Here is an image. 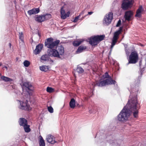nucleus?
<instances>
[{
  "mask_svg": "<svg viewBox=\"0 0 146 146\" xmlns=\"http://www.w3.org/2000/svg\"><path fill=\"white\" fill-rule=\"evenodd\" d=\"M140 107L136 96L129 100L126 106L118 115V120L121 122H125L128 120L131 114L134 117H137Z\"/></svg>",
  "mask_w": 146,
  "mask_h": 146,
  "instance_id": "f257e3e1",
  "label": "nucleus"
},
{
  "mask_svg": "<svg viewBox=\"0 0 146 146\" xmlns=\"http://www.w3.org/2000/svg\"><path fill=\"white\" fill-rule=\"evenodd\" d=\"M53 40V38H50L45 41V46L49 48L47 51L48 54L51 57L60 58V56L64 54V48L61 45L58 46L60 42L59 40Z\"/></svg>",
  "mask_w": 146,
  "mask_h": 146,
  "instance_id": "f03ea898",
  "label": "nucleus"
},
{
  "mask_svg": "<svg viewBox=\"0 0 146 146\" xmlns=\"http://www.w3.org/2000/svg\"><path fill=\"white\" fill-rule=\"evenodd\" d=\"M105 37L104 35H97L91 37L89 40V43L92 46L97 45L99 42L104 40Z\"/></svg>",
  "mask_w": 146,
  "mask_h": 146,
  "instance_id": "7ed1b4c3",
  "label": "nucleus"
},
{
  "mask_svg": "<svg viewBox=\"0 0 146 146\" xmlns=\"http://www.w3.org/2000/svg\"><path fill=\"white\" fill-rule=\"evenodd\" d=\"M138 59L139 57L137 52L136 51L132 52L129 57L128 62L127 64H135L138 62Z\"/></svg>",
  "mask_w": 146,
  "mask_h": 146,
  "instance_id": "20e7f679",
  "label": "nucleus"
},
{
  "mask_svg": "<svg viewBox=\"0 0 146 146\" xmlns=\"http://www.w3.org/2000/svg\"><path fill=\"white\" fill-rule=\"evenodd\" d=\"M115 81L111 79H106L105 80H99L96 82V85L100 87H102L106 85L115 84Z\"/></svg>",
  "mask_w": 146,
  "mask_h": 146,
  "instance_id": "39448f33",
  "label": "nucleus"
},
{
  "mask_svg": "<svg viewBox=\"0 0 146 146\" xmlns=\"http://www.w3.org/2000/svg\"><path fill=\"white\" fill-rule=\"evenodd\" d=\"M20 85L21 86L23 90H25L28 93H29V92L30 91H32L33 90L34 88L33 86L29 82H23L20 84Z\"/></svg>",
  "mask_w": 146,
  "mask_h": 146,
  "instance_id": "423d86ee",
  "label": "nucleus"
},
{
  "mask_svg": "<svg viewBox=\"0 0 146 146\" xmlns=\"http://www.w3.org/2000/svg\"><path fill=\"white\" fill-rule=\"evenodd\" d=\"M113 13L111 12L106 15L104 17V23L107 25L110 24L113 19Z\"/></svg>",
  "mask_w": 146,
  "mask_h": 146,
  "instance_id": "0eeeda50",
  "label": "nucleus"
},
{
  "mask_svg": "<svg viewBox=\"0 0 146 146\" xmlns=\"http://www.w3.org/2000/svg\"><path fill=\"white\" fill-rule=\"evenodd\" d=\"M133 0H124L122 4L121 7L123 10H127L132 6Z\"/></svg>",
  "mask_w": 146,
  "mask_h": 146,
  "instance_id": "6e6552de",
  "label": "nucleus"
},
{
  "mask_svg": "<svg viewBox=\"0 0 146 146\" xmlns=\"http://www.w3.org/2000/svg\"><path fill=\"white\" fill-rule=\"evenodd\" d=\"M27 100H26L25 102H20V106L19 108L21 109L26 110L29 111L31 110L30 106L27 104Z\"/></svg>",
  "mask_w": 146,
  "mask_h": 146,
  "instance_id": "1a4fd4ad",
  "label": "nucleus"
},
{
  "mask_svg": "<svg viewBox=\"0 0 146 146\" xmlns=\"http://www.w3.org/2000/svg\"><path fill=\"white\" fill-rule=\"evenodd\" d=\"M133 15V12L131 11H127L125 12L124 15V17L125 20L129 21L131 20V19Z\"/></svg>",
  "mask_w": 146,
  "mask_h": 146,
  "instance_id": "9d476101",
  "label": "nucleus"
},
{
  "mask_svg": "<svg viewBox=\"0 0 146 146\" xmlns=\"http://www.w3.org/2000/svg\"><path fill=\"white\" fill-rule=\"evenodd\" d=\"M70 14V11L68 12L67 13H65V11L63 7L61 9V18L62 19H65L66 17L69 16Z\"/></svg>",
  "mask_w": 146,
  "mask_h": 146,
  "instance_id": "9b49d317",
  "label": "nucleus"
},
{
  "mask_svg": "<svg viewBox=\"0 0 146 146\" xmlns=\"http://www.w3.org/2000/svg\"><path fill=\"white\" fill-rule=\"evenodd\" d=\"M40 12V9L39 8H33L28 11V13L30 15H32L36 14Z\"/></svg>",
  "mask_w": 146,
  "mask_h": 146,
  "instance_id": "f8f14e48",
  "label": "nucleus"
},
{
  "mask_svg": "<svg viewBox=\"0 0 146 146\" xmlns=\"http://www.w3.org/2000/svg\"><path fill=\"white\" fill-rule=\"evenodd\" d=\"M43 47V45L40 44L36 46V49L34 51V53L35 54H39L41 51Z\"/></svg>",
  "mask_w": 146,
  "mask_h": 146,
  "instance_id": "ddd939ff",
  "label": "nucleus"
},
{
  "mask_svg": "<svg viewBox=\"0 0 146 146\" xmlns=\"http://www.w3.org/2000/svg\"><path fill=\"white\" fill-rule=\"evenodd\" d=\"M46 139L48 142L52 144H53L56 142L55 140L54 137L51 135H48L46 137Z\"/></svg>",
  "mask_w": 146,
  "mask_h": 146,
  "instance_id": "4468645a",
  "label": "nucleus"
},
{
  "mask_svg": "<svg viewBox=\"0 0 146 146\" xmlns=\"http://www.w3.org/2000/svg\"><path fill=\"white\" fill-rule=\"evenodd\" d=\"M143 11L142 7L141 6L139 7L138 9L137 10L135 16L138 18H140L141 17L142 12Z\"/></svg>",
  "mask_w": 146,
  "mask_h": 146,
  "instance_id": "2eb2a0df",
  "label": "nucleus"
},
{
  "mask_svg": "<svg viewBox=\"0 0 146 146\" xmlns=\"http://www.w3.org/2000/svg\"><path fill=\"white\" fill-rule=\"evenodd\" d=\"M35 20L38 22L41 23L44 21L43 15H37L35 17Z\"/></svg>",
  "mask_w": 146,
  "mask_h": 146,
  "instance_id": "dca6fc26",
  "label": "nucleus"
},
{
  "mask_svg": "<svg viewBox=\"0 0 146 146\" xmlns=\"http://www.w3.org/2000/svg\"><path fill=\"white\" fill-rule=\"evenodd\" d=\"M19 125L20 126H23L27 124V120L25 118L22 117L20 118L19 121Z\"/></svg>",
  "mask_w": 146,
  "mask_h": 146,
  "instance_id": "f3484780",
  "label": "nucleus"
},
{
  "mask_svg": "<svg viewBox=\"0 0 146 146\" xmlns=\"http://www.w3.org/2000/svg\"><path fill=\"white\" fill-rule=\"evenodd\" d=\"M70 107L72 108H74L75 107V101L74 98H72L70 102Z\"/></svg>",
  "mask_w": 146,
  "mask_h": 146,
  "instance_id": "a211bd4d",
  "label": "nucleus"
},
{
  "mask_svg": "<svg viewBox=\"0 0 146 146\" xmlns=\"http://www.w3.org/2000/svg\"><path fill=\"white\" fill-rule=\"evenodd\" d=\"M86 47L85 46H81L79 47L76 51L77 53H80L82 52L83 50H85Z\"/></svg>",
  "mask_w": 146,
  "mask_h": 146,
  "instance_id": "6ab92c4d",
  "label": "nucleus"
},
{
  "mask_svg": "<svg viewBox=\"0 0 146 146\" xmlns=\"http://www.w3.org/2000/svg\"><path fill=\"white\" fill-rule=\"evenodd\" d=\"M1 78L3 80L6 82H11L12 81V79L4 76H2Z\"/></svg>",
  "mask_w": 146,
  "mask_h": 146,
  "instance_id": "aec40b11",
  "label": "nucleus"
},
{
  "mask_svg": "<svg viewBox=\"0 0 146 146\" xmlns=\"http://www.w3.org/2000/svg\"><path fill=\"white\" fill-rule=\"evenodd\" d=\"M23 127L25 132L28 133L30 131L31 129L30 128V126L27 124Z\"/></svg>",
  "mask_w": 146,
  "mask_h": 146,
  "instance_id": "412c9836",
  "label": "nucleus"
},
{
  "mask_svg": "<svg viewBox=\"0 0 146 146\" xmlns=\"http://www.w3.org/2000/svg\"><path fill=\"white\" fill-rule=\"evenodd\" d=\"M40 69L44 72H46L49 70L48 67L46 66H43L40 67Z\"/></svg>",
  "mask_w": 146,
  "mask_h": 146,
  "instance_id": "4be33fe9",
  "label": "nucleus"
},
{
  "mask_svg": "<svg viewBox=\"0 0 146 146\" xmlns=\"http://www.w3.org/2000/svg\"><path fill=\"white\" fill-rule=\"evenodd\" d=\"M83 41L82 40H77L74 41L73 42V45L75 46H79L81 43Z\"/></svg>",
  "mask_w": 146,
  "mask_h": 146,
  "instance_id": "5701e85b",
  "label": "nucleus"
},
{
  "mask_svg": "<svg viewBox=\"0 0 146 146\" xmlns=\"http://www.w3.org/2000/svg\"><path fill=\"white\" fill-rule=\"evenodd\" d=\"M39 144L40 146H45L44 141L41 136L40 139Z\"/></svg>",
  "mask_w": 146,
  "mask_h": 146,
  "instance_id": "b1692460",
  "label": "nucleus"
},
{
  "mask_svg": "<svg viewBox=\"0 0 146 146\" xmlns=\"http://www.w3.org/2000/svg\"><path fill=\"white\" fill-rule=\"evenodd\" d=\"M117 39L113 38L112 42L111 43V51L113 47L114 46L115 44L116 43Z\"/></svg>",
  "mask_w": 146,
  "mask_h": 146,
  "instance_id": "393cba45",
  "label": "nucleus"
},
{
  "mask_svg": "<svg viewBox=\"0 0 146 146\" xmlns=\"http://www.w3.org/2000/svg\"><path fill=\"white\" fill-rule=\"evenodd\" d=\"M43 16L44 18V21L49 20L51 18V15L49 14H44Z\"/></svg>",
  "mask_w": 146,
  "mask_h": 146,
  "instance_id": "a878e982",
  "label": "nucleus"
},
{
  "mask_svg": "<svg viewBox=\"0 0 146 146\" xmlns=\"http://www.w3.org/2000/svg\"><path fill=\"white\" fill-rule=\"evenodd\" d=\"M85 10L82 11L78 16L76 17H75V18H74L73 21V22L75 23L77 22L78 20V19L80 17V16L82 15H83L85 13Z\"/></svg>",
  "mask_w": 146,
  "mask_h": 146,
  "instance_id": "bb28decb",
  "label": "nucleus"
},
{
  "mask_svg": "<svg viewBox=\"0 0 146 146\" xmlns=\"http://www.w3.org/2000/svg\"><path fill=\"white\" fill-rule=\"evenodd\" d=\"M76 71L78 73L80 74L83 73L84 70L82 68L78 65L77 66Z\"/></svg>",
  "mask_w": 146,
  "mask_h": 146,
  "instance_id": "cd10ccee",
  "label": "nucleus"
},
{
  "mask_svg": "<svg viewBox=\"0 0 146 146\" xmlns=\"http://www.w3.org/2000/svg\"><path fill=\"white\" fill-rule=\"evenodd\" d=\"M41 59L42 60L46 61L48 60L49 56L46 55H42L41 57Z\"/></svg>",
  "mask_w": 146,
  "mask_h": 146,
  "instance_id": "c85d7f7f",
  "label": "nucleus"
},
{
  "mask_svg": "<svg viewBox=\"0 0 146 146\" xmlns=\"http://www.w3.org/2000/svg\"><path fill=\"white\" fill-rule=\"evenodd\" d=\"M103 77L104 78H107L109 80L111 79H111V77L109 76L108 73L107 72H106L103 75Z\"/></svg>",
  "mask_w": 146,
  "mask_h": 146,
  "instance_id": "c756f323",
  "label": "nucleus"
},
{
  "mask_svg": "<svg viewBox=\"0 0 146 146\" xmlns=\"http://www.w3.org/2000/svg\"><path fill=\"white\" fill-rule=\"evenodd\" d=\"M120 33L119 32H118L117 31L115 32L114 34V36L113 38L118 39V36Z\"/></svg>",
  "mask_w": 146,
  "mask_h": 146,
  "instance_id": "7c9ffc66",
  "label": "nucleus"
},
{
  "mask_svg": "<svg viewBox=\"0 0 146 146\" xmlns=\"http://www.w3.org/2000/svg\"><path fill=\"white\" fill-rule=\"evenodd\" d=\"M54 91V90L53 88H52L51 87H48L46 88V91L47 92L49 93H51L53 92Z\"/></svg>",
  "mask_w": 146,
  "mask_h": 146,
  "instance_id": "2f4dec72",
  "label": "nucleus"
},
{
  "mask_svg": "<svg viewBox=\"0 0 146 146\" xmlns=\"http://www.w3.org/2000/svg\"><path fill=\"white\" fill-rule=\"evenodd\" d=\"M30 62L28 61L27 60L23 62L24 66L26 67H28L30 65Z\"/></svg>",
  "mask_w": 146,
  "mask_h": 146,
  "instance_id": "473e14b6",
  "label": "nucleus"
},
{
  "mask_svg": "<svg viewBox=\"0 0 146 146\" xmlns=\"http://www.w3.org/2000/svg\"><path fill=\"white\" fill-rule=\"evenodd\" d=\"M19 39L21 40V41L23 42V34L22 32L19 33Z\"/></svg>",
  "mask_w": 146,
  "mask_h": 146,
  "instance_id": "72a5a7b5",
  "label": "nucleus"
},
{
  "mask_svg": "<svg viewBox=\"0 0 146 146\" xmlns=\"http://www.w3.org/2000/svg\"><path fill=\"white\" fill-rule=\"evenodd\" d=\"M48 111L51 113H52L53 112V108L51 106L48 107Z\"/></svg>",
  "mask_w": 146,
  "mask_h": 146,
  "instance_id": "f704fd0d",
  "label": "nucleus"
},
{
  "mask_svg": "<svg viewBox=\"0 0 146 146\" xmlns=\"http://www.w3.org/2000/svg\"><path fill=\"white\" fill-rule=\"evenodd\" d=\"M121 21L120 20H119L118 21V22L116 26V27H119L120 25L121 24Z\"/></svg>",
  "mask_w": 146,
  "mask_h": 146,
  "instance_id": "c9c22d12",
  "label": "nucleus"
},
{
  "mask_svg": "<svg viewBox=\"0 0 146 146\" xmlns=\"http://www.w3.org/2000/svg\"><path fill=\"white\" fill-rule=\"evenodd\" d=\"M122 29H123V28L122 27H120L119 28V30L117 31L118 32H119V33H120L121 32V31H122Z\"/></svg>",
  "mask_w": 146,
  "mask_h": 146,
  "instance_id": "e433bc0d",
  "label": "nucleus"
},
{
  "mask_svg": "<svg viewBox=\"0 0 146 146\" xmlns=\"http://www.w3.org/2000/svg\"><path fill=\"white\" fill-rule=\"evenodd\" d=\"M125 51L126 54L128 55L129 54V52L128 51V50L126 49Z\"/></svg>",
  "mask_w": 146,
  "mask_h": 146,
  "instance_id": "4c0bfd02",
  "label": "nucleus"
},
{
  "mask_svg": "<svg viewBox=\"0 0 146 146\" xmlns=\"http://www.w3.org/2000/svg\"><path fill=\"white\" fill-rule=\"evenodd\" d=\"M93 13V12L91 11V12H88V14L87 15H92Z\"/></svg>",
  "mask_w": 146,
  "mask_h": 146,
  "instance_id": "58836bf2",
  "label": "nucleus"
},
{
  "mask_svg": "<svg viewBox=\"0 0 146 146\" xmlns=\"http://www.w3.org/2000/svg\"><path fill=\"white\" fill-rule=\"evenodd\" d=\"M9 46H11V44L10 43H9Z\"/></svg>",
  "mask_w": 146,
  "mask_h": 146,
  "instance_id": "ea45409f",
  "label": "nucleus"
},
{
  "mask_svg": "<svg viewBox=\"0 0 146 146\" xmlns=\"http://www.w3.org/2000/svg\"><path fill=\"white\" fill-rule=\"evenodd\" d=\"M2 64L1 63H0V66Z\"/></svg>",
  "mask_w": 146,
  "mask_h": 146,
  "instance_id": "a19ab883",
  "label": "nucleus"
},
{
  "mask_svg": "<svg viewBox=\"0 0 146 146\" xmlns=\"http://www.w3.org/2000/svg\"><path fill=\"white\" fill-rule=\"evenodd\" d=\"M5 68H7V67L5 66Z\"/></svg>",
  "mask_w": 146,
  "mask_h": 146,
  "instance_id": "79ce46f5",
  "label": "nucleus"
},
{
  "mask_svg": "<svg viewBox=\"0 0 146 146\" xmlns=\"http://www.w3.org/2000/svg\"><path fill=\"white\" fill-rule=\"evenodd\" d=\"M38 34L39 36H40V35H39V33H38Z\"/></svg>",
  "mask_w": 146,
  "mask_h": 146,
  "instance_id": "37998d69",
  "label": "nucleus"
},
{
  "mask_svg": "<svg viewBox=\"0 0 146 146\" xmlns=\"http://www.w3.org/2000/svg\"><path fill=\"white\" fill-rule=\"evenodd\" d=\"M1 76V74L0 73V76Z\"/></svg>",
  "mask_w": 146,
  "mask_h": 146,
  "instance_id": "c03bdc74",
  "label": "nucleus"
}]
</instances>
